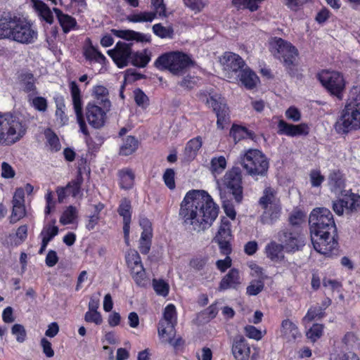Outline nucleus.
Returning a JSON list of instances; mask_svg holds the SVG:
<instances>
[{"label":"nucleus","instance_id":"nucleus-1","mask_svg":"<svg viewBox=\"0 0 360 360\" xmlns=\"http://www.w3.org/2000/svg\"><path fill=\"white\" fill-rule=\"evenodd\" d=\"M219 207L205 191H188L181 203L179 216L186 226L195 231L210 227L218 216Z\"/></svg>","mask_w":360,"mask_h":360},{"label":"nucleus","instance_id":"nucleus-2","mask_svg":"<svg viewBox=\"0 0 360 360\" xmlns=\"http://www.w3.org/2000/svg\"><path fill=\"white\" fill-rule=\"evenodd\" d=\"M26 122L11 114H0V144L11 145L25 134Z\"/></svg>","mask_w":360,"mask_h":360},{"label":"nucleus","instance_id":"nucleus-3","mask_svg":"<svg viewBox=\"0 0 360 360\" xmlns=\"http://www.w3.org/2000/svg\"><path fill=\"white\" fill-rule=\"evenodd\" d=\"M192 63L188 55L174 51L159 56L155 62V66L160 70H168L174 75H182Z\"/></svg>","mask_w":360,"mask_h":360},{"label":"nucleus","instance_id":"nucleus-4","mask_svg":"<svg viewBox=\"0 0 360 360\" xmlns=\"http://www.w3.org/2000/svg\"><path fill=\"white\" fill-rule=\"evenodd\" d=\"M240 163L248 174L252 177L266 175L269 161L266 155L257 149H249L240 156Z\"/></svg>","mask_w":360,"mask_h":360},{"label":"nucleus","instance_id":"nucleus-5","mask_svg":"<svg viewBox=\"0 0 360 360\" xmlns=\"http://www.w3.org/2000/svg\"><path fill=\"white\" fill-rule=\"evenodd\" d=\"M311 233H336V226L331 212L325 207L314 209L309 215Z\"/></svg>","mask_w":360,"mask_h":360},{"label":"nucleus","instance_id":"nucleus-6","mask_svg":"<svg viewBox=\"0 0 360 360\" xmlns=\"http://www.w3.org/2000/svg\"><path fill=\"white\" fill-rule=\"evenodd\" d=\"M318 79L331 96H335L338 100L342 99L346 81L341 72L324 70L318 74Z\"/></svg>","mask_w":360,"mask_h":360},{"label":"nucleus","instance_id":"nucleus-7","mask_svg":"<svg viewBox=\"0 0 360 360\" xmlns=\"http://www.w3.org/2000/svg\"><path fill=\"white\" fill-rule=\"evenodd\" d=\"M360 129V111L354 104L349 103L343 109L341 116L335 124V129L339 134H347Z\"/></svg>","mask_w":360,"mask_h":360},{"label":"nucleus","instance_id":"nucleus-8","mask_svg":"<svg viewBox=\"0 0 360 360\" xmlns=\"http://www.w3.org/2000/svg\"><path fill=\"white\" fill-rule=\"evenodd\" d=\"M272 46L275 49L274 52L275 57L283 62L286 69L292 70L298 56L297 49L290 42L281 38H275Z\"/></svg>","mask_w":360,"mask_h":360},{"label":"nucleus","instance_id":"nucleus-9","mask_svg":"<svg viewBox=\"0 0 360 360\" xmlns=\"http://www.w3.org/2000/svg\"><path fill=\"white\" fill-rule=\"evenodd\" d=\"M37 38V32L33 29L30 22L14 16L11 39L27 44L33 43Z\"/></svg>","mask_w":360,"mask_h":360},{"label":"nucleus","instance_id":"nucleus-10","mask_svg":"<svg viewBox=\"0 0 360 360\" xmlns=\"http://www.w3.org/2000/svg\"><path fill=\"white\" fill-rule=\"evenodd\" d=\"M223 184L233 195L236 202H241L243 198L242 186V172L238 167H233L227 171L222 179Z\"/></svg>","mask_w":360,"mask_h":360},{"label":"nucleus","instance_id":"nucleus-11","mask_svg":"<svg viewBox=\"0 0 360 360\" xmlns=\"http://www.w3.org/2000/svg\"><path fill=\"white\" fill-rule=\"evenodd\" d=\"M70 89L72 104L80 131L86 136V142L88 145H89L91 138L89 136V131L84 119L83 102L82 100L81 91L77 84L75 81H72L70 83Z\"/></svg>","mask_w":360,"mask_h":360},{"label":"nucleus","instance_id":"nucleus-12","mask_svg":"<svg viewBox=\"0 0 360 360\" xmlns=\"http://www.w3.org/2000/svg\"><path fill=\"white\" fill-rule=\"evenodd\" d=\"M333 233H311V240L314 250L320 254L330 256L337 249L338 241Z\"/></svg>","mask_w":360,"mask_h":360},{"label":"nucleus","instance_id":"nucleus-13","mask_svg":"<svg viewBox=\"0 0 360 360\" xmlns=\"http://www.w3.org/2000/svg\"><path fill=\"white\" fill-rule=\"evenodd\" d=\"M126 263L130 269L131 274L139 285H144L146 278L145 269L141 262V257L137 251L129 250L125 256Z\"/></svg>","mask_w":360,"mask_h":360},{"label":"nucleus","instance_id":"nucleus-14","mask_svg":"<svg viewBox=\"0 0 360 360\" xmlns=\"http://www.w3.org/2000/svg\"><path fill=\"white\" fill-rule=\"evenodd\" d=\"M232 237L231 222L228 219L224 217L221 219L219 230L214 238V240L219 245L223 255H229L231 254Z\"/></svg>","mask_w":360,"mask_h":360},{"label":"nucleus","instance_id":"nucleus-15","mask_svg":"<svg viewBox=\"0 0 360 360\" xmlns=\"http://www.w3.org/2000/svg\"><path fill=\"white\" fill-rule=\"evenodd\" d=\"M207 103L216 112L217 127L223 129L229 122V108L224 103V98L218 95H214L207 98Z\"/></svg>","mask_w":360,"mask_h":360},{"label":"nucleus","instance_id":"nucleus-16","mask_svg":"<svg viewBox=\"0 0 360 360\" xmlns=\"http://www.w3.org/2000/svg\"><path fill=\"white\" fill-rule=\"evenodd\" d=\"M131 44L118 41L115 48L108 51V54L119 68L126 67L131 56Z\"/></svg>","mask_w":360,"mask_h":360},{"label":"nucleus","instance_id":"nucleus-17","mask_svg":"<svg viewBox=\"0 0 360 360\" xmlns=\"http://www.w3.org/2000/svg\"><path fill=\"white\" fill-rule=\"evenodd\" d=\"M231 352L236 360H256L255 354L251 355V347L248 340L241 335L234 337Z\"/></svg>","mask_w":360,"mask_h":360},{"label":"nucleus","instance_id":"nucleus-18","mask_svg":"<svg viewBox=\"0 0 360 360\" xmlns=\"http://www.w3.org/2000/svg\"><path fill=\"white\" fill-rule=\"evenodd\" d=\"M109 110H105L103 105L89 103L86 107V117L89 124L96 129L102 127L105 122L106 112Z\"/></svg>","mask_w":360,"mask_h":360},{"label":"nucleus","instance_id":"nucleus-19","mask_svg":"<svg viewBox=\"0 0 360 360\" xmlns=\"http://www.w3.org/2000/svg\"><path fill=\"white\" fill-rule=\"evenodd\" d=\"M224 59L225 60L224 70L226 71V76L229 79L237 77L241 70L246 66L243 59L233 53H226Z\"/></svg>","mask_w":360,"mask_h":360},{"label":"nucleus","instance_id":"nucleus-20","mask_svg":"<svg viewBox=\"0 0 360 360\" xmlns=\"http://www.w3.org/2000/svg\"><path fill=\"white\" fill-rule=\"evenodd\" d=\"M278 240L286 252H295L303 245L302 236L298 232L290 230L282 231L278 236Z\"/></svg>","mask_w":360,"mask_h":360},{"label":"nucleus","instance_id":"nucleus-21","mask_svg":"<svg viewBox=\"0 0 360 360\" xmlns=\"http://www.w3.org/2000/svg\"><path fill=\"white\" fill-rule=\"evenodd\" d=\"M278 133L288 136H306L309 133V127L305 123L300 124H289L281 120L278 123Z\"/></svg>","mask_w":360,"mask_h":360},{"label":"nucleus","instance_id":"nucleus-22","mask_svg":"<svg viewBox=\"0 0 360 360\" xmlns=\"http://www.w3.org/2000/svg\"><path fill=\"white\" fill-rule=\"evenodd\" d=\"M53 11L56 13L58 23L65 34H68L70 31L77 29V22L75 18L68 14L64 13L60 9L57 8H53Z\"/></svg>","mask_w":360,"mask_h":360},{"label":"nucleus","instance_id":"nucleus-23","mask_svg":"<svg viewBox=\"0 0 360 360\" xmlns=\"http://www.w3.org/2000/svg\"><path fill=\"white\" fill-rule=\"evenodd\" d=\"M241 283L239 271L237 269H231L221 280L219 289L225 290L229 288L236 289Z\"/></svg>","mask_w":360,"mask_h":360},{"label":"nucleus","instance_id":"nucleus-24","mask_svg":"<svg viewBox=\"0 0 360 360\" xmlns=\"http://www.w3.org/2000/svg\"><path fill=\"white\" fill-rule=\"evenodd\" d=\"M236 80H239L241 84L248 89H254L259 81V77L250 68L245 66L241 70L240 72L234 77Z\"/></svg>","mask_w":360,"mask_h":360},{"label":"nucleus","instance_id":"nucleus-25","mask_svg":"<svg viewBox=\"0 0 360 360\" xmlns=\"http://www.w3.org/2000/svg\"><path fill=\"white\" fill-rule=\"evenodd\" d=\"M19 85L20 89L25 93L31 95L37 94V86L35 85V78L32 73L25 72H22L18 76Z\"/></svg>","mask_w":360,"mask_h":360},{"label":"nucleus","instance_id":"nucleus-26","mask_svg":"<svg viewBox=\"0 0 360 360\" xmlns=\"http://www.w3.org/2000/svg\"><path fill=\"white\" fill-rule=\"evenodd\" d=\"M13 20L14 16H13L10 13H0V39H11Z\"/></svg>","mask_w":360,"mask_h":360},{"label":"nucleus","instance_id":"nucleus-27","mask_svg":"<svg viewBox=\"0 0 360 360\" xmlns=\"http://www.w3.org/2000/svg\"><path fill=\"white\" fill-rule=\"evenodd\" d=\"M262 209L264 212L260 218L262 223L264 224H272L276 222L281 216V203Z\"/></svg>","mask_w":360,"mask_h":360},{"label":"nucleus","instance_id":"nucleus-28","mask_svg":"<svg viewBox=\"0 0 360 360\" xmlns=\"http://www.w3.org/2000/svg\"><path fill=\"white\" fill-rule=\"evenodd\" d=\"M276 191L268 186L264 188L262 197L259 198V204L262 208L273 206L281 203L280 199L277 197Z\"/></svg>","mask_w":360,"mask_h":360},{"label":"nucleus","instance_id":"nucleus-29","mask_svg":"<svg viewBox=\"0 0 360 360\" xmlns=\"http://www.w3.org/2000/svg\"><path fill=\"white\" fill-rule=\"evenodd\" d=\"M281 332V336L288 342L295 340L300 336L297 326L289 319L282 321Z\"/></svg>","mask_w":360,"mask_h":360},{"label":"nucleus","instance_id":"nucleus-30","mask_svg":"<svg viewBox=\"0 0 360 360\" xmlns=\"http://www.w3.org/2000/svg\"><path fill=\"white\" fill-rule=\"evenodd\" d=\"M345 184L343 174L339 170L332 171L328 176V185L332 191L342 193Z\"/></svg>","mask_w":360,"mask_h":360},{"label":"nucleus","instance_id":"nucleus-31","mask_svg":"<svg viewBox=\"0 0 360 360\" xmlns=\"http://www.w3.org/2000/svg\"><path fill=\"white\" fill-rule=\"evenodd\" d=\"M108 90L102 85L96 86L93 89V95L98 104L103 105L105 110H110L111 103L108 98Z\"/></svg>","mask_w":360,"mask_h":360},{"label":"nucleus","instance_id":"nucleus-32","mask_svg":"<svg viewBox=\"0 0 360 360\" xmlns=\"http://www.w3.org/2000/svg\"><path fill=\"white\" fill-rule=\"evenodd\" d=\"M283 250L285 248L281 244L274 241L269 243L265 248L267 257L274 262H278L284 258Z\"/></svg>","mask_w":360,"mask_h":360},{"label":"nucleus","instance_id":"nucleus-33","mask_svg":"<svg viewBox=\"0 0 360 360\" xmlns=\"http://www.w3.org/2000/svg\"><path fill=\"white\" fill-rule=\"evenodd\" d=\"M202 146V139L200 136L191 139L184 149L185 158L191 161L195 158L198 151Z\"/></svg>","mask_w":360,"mask_h":360},{"label":"nucleus","instance_id":"nucleus-34","mask_svg":"<svg viewBox=\"0 0 360 360\" xmlns=\"http://www.w3.org/2000/svg\"><path fill=\"white\" fill-rule=\"evenodd\" d=\"M111 32L116 37L126 40H136L137 41H148L146 36L143 34L133 30H111Z\"/></svg>","mask_w":360,"mask_h":360},{"label":"nucleus","instance_id":"nucleus-35","mask_svg":"<svg viewBox=\"0 0 360 360\" xmlns=\"http://www.w3.org/2000/svg\"><path fill=\"white\" fill-rule=\"evenodd\" d=\"M177 323L165 320H160L158 326V335L162 340L172 335H176L175 327Z\"/></svg>","mask_w":360,"mask_h":360},{"label":"nucleus","instance_id":"nucleus-36","mask_svg":"<svg viewBox=\"0 0 360 360\" xmlns=\"http://www.w3.org/2000/svg\"><path fill=\"white\" fill-rule=\"evenodd\" d=\"M34 7L38 12L39 15L47 23L51 25L53 22L52 11L44 2L39 0H34Z\"/></svg>","mask_w":360,"mask_h":360},{"label":"nucleus","instance_id":"nucleus-37","mask_svg":"<svg viewBox=\"0 0 360 360\" xmlns=\"http://www.w3.org/2000/svg\"><path fill=\"white\" fill-rule=\"evenodd\" d=\"M130 60L133 65L144 68L150 60V53L147 49L132 53Z\"/></svg>","mask_w":360,"mask_h":360},{"label":"nucleus","instance_id":"nucleus-38","mask_svg":"<svg viewBox=\"0 0 360 360\" xmlns=\"http://www.w3.org/2000/svg\"><path fill=\"white\" fill-rule=\"evenodd\" d=\"M156 17V13L153 12H136L127 17L128 21L131 22H152Z\"/></svg>","mask_w":360,"mask_h":360},{"label":"nucleus","instance_id":"nucleus-39","mask_svg":"<svg viewBox=\"0 0 360 360\" xmlns=\"http://www.w3.org/2000/svg\"><path fill=\"white\" fill-rule=\"evenodd\" d=\"M83 183V176L81 169L78 170V173L75 179L72 180L67 184L68 195L73 197L77 196L81 192V186Z\"/></svg>","mask_w":360,"mask_h":360},{"label":"nucleus","instance_id":"nucleus-40","mask_svg":"<svg viewBox=\"0 0 360 360\" xmlns=\"http://www.w3.org/2000/svg\"><path fill=\"white\" fill-rule=\"evenodd\" d=\"M120 178V186L124 189H130L134 182V174L129 169H122L119 172Z\"/></svg>","mask_w":360,"mask_h":360},{"label":"nucleus","instance_id":"nucleus-41","mask_svg":"<svg viewBox=\"0 0 360 360\" xmlns=\"http://www.w3.org/2000/svg\"><path fill=\"white\" fill-rule=\"evenodd\" d=\"M324 310L325 308L319 306L310 307L307 314L304 316L302 322L308 323L315 319H321L325 316Z\"/></svg>","mask_w":360,"mask_h":360},{"label":"nucleus","instance_id":"nucleus-42","mask_svg":"<svg viewBox=\"0 0 360 360\" xmlns=\"http://www.w3.org/2000/svg\"><path fill=\"white\" fill-rule=\"evenodd\" d=\"M56 220H52L49 224L44 225L40 233L42 239L50 242L58 233V227L55 226Z\"/></svg>","mask_w":360,"mask_h":360},{"label":"nucleus","instance_id":"nucleus-43","mask_svg":"<svg viewBox=\"0 0 360 360\" xmlns=\"http://www.w3.org/2000/svg\"><path fill=\"white\" fill-rule=\"evenodd\" d=\"M138 144V141L134 136H127L120 148V154L122 155H129L132 154L137 149Z\"/></svg>","mask_w":360,"mask_h":360},{"label":"nucleus","instance_id":"nucleus-44","mask_svg":"<svg viewBox=\"0 0 360 360\" xmlns=\"http://www.w3.org/2000/svg\"><path fill=\"white\" fill-rule=\"evenodd\" d=\"M84 56L88 60H94L100 63L105 60V57L92 45L84 49Z\"/></svg>","mask_w":360,"mask_h":360},{"label":"nucleus","instance_id":"nucleus-45","mask_svg":"<svg viewBox=\"0 0 360 360\" xmlns=\"http://www.w3.org/2000/svg\"><path fill=\"white\" fill-rule=\"evenodd\" d=\"M29 94L28 101L31 103V105L37 110L40 112H45L48 108L47 100L42 96H35Z\"/></svg>","mask_w":360,"mask_h":360},{"label":"nucleus","instance_id":"nucleus-46","mask_svg":"<svg viewBox=\"0 0 360 360\" xmlns=\"http://www.w3.org/2000/svg\"><path fill=\"white\" fill-rule=\"evenodd\" d=\"M324 325L320 323H314L308 330L306 335L311 342H315L321 338L323 333Z\"/></svg>","mask_w":360,"mask_h":360},{"label":"nucleus","instance_id":"nucleus-47","mask_svg":"<svg viewBox=\"0 0 360 360\" xmlns=\"http://www.w3.org/2000/svg\"><path fill=\"white\" fill-rule=\"evenodd\" d=\"M44 134L50 149L54 152L60 150L61 146L57 135L50 129H46Z\"/></svg>","mask_w":360,"mask_h":360},{"label":"nucleus","instance_id":"nucleus-48","mask_svg":"<svg viewBox=\"0 0 360 360\" xmlns=\"http://www.w3.org/2000/svg\"><path fill=\"white\" fill-rule=\"evenodd\" d=\"M77 217V209L73 206H69L63 212L62 216L60 218V222L63 224H69L73 222V221Z\"/></svg>","mask_w":360,"mask_h":360},{"label":"nucleus","instance_id":"nucleus-49","mask_svg":"<svg viewBox=\"0 0 360 360\" xmlns=\"http://www.w3.org/2000/svg\"><path fill=\"white\" fill-rule=\"evenodd\" d=\"M26 214L25 205L13 204V210L11 215L9 218L11 224H15L17 221L22 219Z\"/></svg>","mask_w":360,"mask_h":360},{"label":"nucleus","instance_id":"nucleus-50","mask_svg":"<svg viewBox=\"0 0 360 360\" xmlns=\"http://www.w3.org/2000/svg\"><path fill=\"white\" fill-rule=\"evenodd\" d=\"M153 32L161 38H172L174 30L171 27H164L160 23L153 26Z\"/></svg>","mask_w":360,"mask_h":360},{"label":"nucleus","instance_id":"nucleus-51","mask_svg":"<svg viewBox=\"0 0 360 360\" xmlns=\"http://www.w3.org/2000/svg\"><path fill=\"white\" fill-rule=\"evenodd\" d=\"M248 135V130L245 127L238 125H233L230 131V136L233 139L235 143L247 138Z\"/></svg>","mask_w":360,"mask_h":360},{"label":"nucleus","instance_id":"nucleus-52","mask_svg":"<svg viewBox=\"0 0 360 360\" xmlns=\"http://www.w3.org/2000/svg\"><path fill=\"white\" fill-rule=\"evenodd\" d=\"M346 203V212L350 213L360 207V196L352 194L345 198Z\"/></svg>","mask_w":360,"mask_h":360},{"label":"nucleus","instance_id":"nucleus-53","mask_svg":"<svg viewBox=\"0 0 360 360\" xmlns=\"http://www.w3.org/2000/svg\"><path fill=\"white\" fill-rule=\"evenodd\" d=\"M226 167V160L224 156L213 158L211 160V169L214 173L220 174Z\"/></svg>","mask_w":360,"mask_h":360},{"label":"nucleus","instance_id":"nucleus-54","mask_svg":"<svg viewBox=\"0 0 360 360\" xmlns=\"http://www.w3.org/2000/svg\"><path fill=\"white\" fill-rule=\"evenodd\" d=\"M119 214L123 217V221L131 220V202L127 198L122 200L118 210Z\"/></svg>","mask_w":360,"mask_h":360},{"label":"nucleus","instance_id":"nucleus-55","mask_svg":"<svg viewBox=\"0 0 360 360\" xmlns=\"http://www.w3.org/2000/svg\"><path fill=\"white\" fill-rule=\"evenodd\" d=\"M160 320H165L177 323V314L176 307L174 304H168L164 309L162 318Z\"/></svg>","mask_w":360,"mask_h":360},{"label":"nucleus","instance_id":"nucleus-56","mask_svg":"<svg viewBox=\"0 0 360 360\" xmlns=\"http://www.w3.org/2000/svg\"><path fill=\"white\" fill-rule=\"evenodd\" d=\"M207 257L202 255H198L193 257L190 262L189 265L195 270L200 271L204 269L207 262Z\"/></svg>","mask_w":360,"mask_h":360},{"label":"nucleus","instance_id":"nucleus-57","mask_svg":"<svg viewBox=\"0 0 360 360\" xmlns=\"http://www.w3.org/2000/svg\"><path fill=\"white\" fill-rule=\"evenodd\" d=\"M153 286L157 294L167 296L169 293V285L162 280L153 279Z\"/></svg>","mask_w":360,"mask_h":360},{"label":"nucleus","instance_id":"nucleus-58","mask_svg":"<svg viewBox=\"0 0 360 360\" xmlns=\"http://www.w3.org/2000/svg\"><path fill=\"white\" fill-rule=\"evenodd\" d=\"M244 333L248 338L255 340H260L264 336L260 330L251 325L246 326L244 328Z\"/></svg>","mask_w":360,"mask_h":360},{"label":"nucleus","instance_id":"nucleus-59","mask_svg":"<svg viewBox=\"0 0 360 360\" xmlns=\"http://www.w3.org/2000/svg\"><path fill=\"white\" fill-rule=\"evenodd\" d=\"M12 333L16 336V340L18 342H23L27 336L26 330L21 324H14L11 328Z\"/></svg>","mask_w":360,"mask_h":360},{"label":"nucleus","instance_id":"nucleus-60","mask_svg":"<svg viewBox=\"0 0 360 360\" xmlns=\"http://www.w3.org/2000/svg\"><path fill=\"white\" fill-rule=\"evenodd\" d=\"M175 172L173 169H167L163 174V180L165 185L170 189L173 190L175 188Z\"/></svg>","mask_w":360,"mask_h":360},{"label":"nucleus","instance_id":"nucleus-61","mask_svg":"<svg viewBox=\"0 0 360 360\" xmlns=\"http://www.w3.org/2000/svg\"><path fill=\"white\" fill-rule=\"evenodd\" d=\"M264 288V282L259 280L252 281L247 287V294L249 295H257Z\"/></svg>","mask_w":360,"mask_h":360},{"label":"nucleus","instance_id":"nucleus-62","mask_svg":"<svg viewBox=\"0 0 360 360\" xmlns=\"http://www.w3.org/2000/svg\"><path fill=\"white\" fill-rule=\"evenodd\" d=\"M134 94L135 102L139 106L146 108L148 105V98L142 90L137 89L134 90Z\"/></svg>","mask_w":360,"mask_h":360},{"label":"nucleus","instance_id":"nucleus-63","mask_svg":"<svg viewBox=\"0 0 360 360\" xmlns=\"http://www.w3.org/2000/svg\"><path fill=\"white\" fill-rule=\"evenodd\" d=\"M185 5L195 13L200 12L206 6L203 0H184Z\"/></svg>","mask_w":360,"mask_h":360},{"label":"nucleus","instance_id":"nucleus-64","mask_svg":"<svg viewBox=\"0 0 360 360\" xmlns=\"http://www.w3.org/2000/svg\"><path fill=\"white\" fill-rule=\"evenodd\" d=\"M84 320L89 323H94L96 325L101 324L103 319L101 315L97 311L89 310L86 312L84 316Z\"/></svg>","mask_w":360,"mask_h":360}]
</instances>
